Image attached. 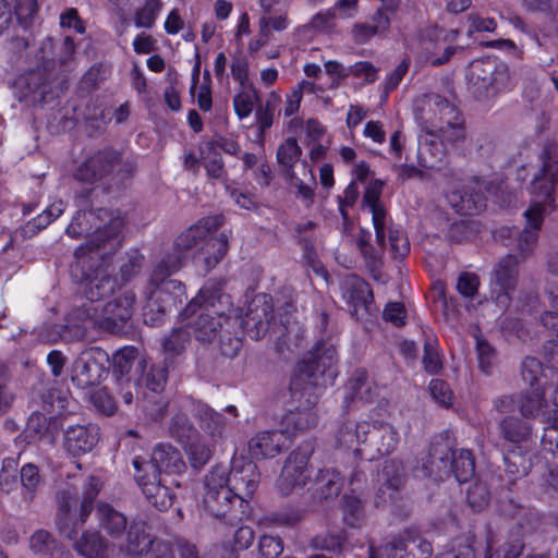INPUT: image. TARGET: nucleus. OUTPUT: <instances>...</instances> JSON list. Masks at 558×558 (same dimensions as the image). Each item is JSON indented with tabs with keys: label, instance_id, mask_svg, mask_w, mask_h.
I'll list each match as a JSON object with an SVG mask.
<instances>
[{
	"label": "nucleus",
	"instance_id": "obj_9",
	"mask_svg": "<svg viewBox=\"0 0 558 558\" xmlns=\"http://www.w3.org/2000/svg\"><path fill=\"white\" fill-rule=\"evenodd\" d=\"M204 486L203 507L213 518L233 526L251 517L248 510L234 500L221 470H210L204 478Z\"/></svg>",
	"mask_w": 558,
	"mask_h": 558
},
{
	"label": "nucleus",
	"instance_id": "obj_36",
	"mask_svg": "<svg viewBox=\"0 0 558 558\" xmlns=\"http://www.w3.org/2000/svg\"><path fill=\"white\" fill-rule=\"evenodd\" d=\"M96 517L98 524L111 538H120L126 532V517L116 510L107 502H100L96 507Z\"/></svg>",
	"mask_w": 558,
	"mask_h": 558
},
{
	"label": "nucleus",
	"instance_id": "obj_45",
	"mask_svg": "<svg viewBox=\"0 0 558 558\" xmlns=\"http://www.w3.org/2000/svg\"><path fill=\"white\" fill-rule=\"evenodd\" d=\"M136 357L137 349L134 347H123L112 355V360H110V368L112 369V375L118 381H130V378H126V376L132 369Z\"/></svg>",
	"mask_w": 558,
	"mask_h": 558
},
{
	"label": "nucleus",
	"instance_id": "obj_3",
	"mask_svg": "<svg viewBox=\"0 0 558 558\" xmlns=\"http://www.w3.org/2000/svg\"><path fill=\"white\" fill-rule=\"evenodd\" d=\"M138 171V155L113 146H104L88 154L74 168L72 178L82 185L75 192L77 206H90L96 194L124 191Z\"/></svg>",
	"mask_w": 558,
	"mask_h": 558
},
{
	"label": "nucleus",
	"instance_id": "obj_41",
	"mask_svg": "<svg viewBox=\"0 0 558 558\" xmlns=\"http://www.w3.org/2000/svg\"><path fill=\"white\" fill-rule=\"evenodd\" d=\"M195 417L204 432L211 437H222L226 427V417L222 413L215 411L206 403H198L195 407Z\"/></svg>",
	"mask_w": 558,
	"mask_h": 558
},
{
	"label": "nucleus",
	"instance_id": "obj_64",
	"mask_svg": "<svg viewBox=\"0 0 558 558\" xmlns=\"http://www.w3.org/2000/svg\"><path fill=\"white\" fill-rule=\"evenodd\" d=\"M54 546V538L45 530L36 531L29 538V548L35 554H50Z\"/></svg>",
	"mask_w": 558,
	"mask_h": 558
},
{
	"label": "nucleus",
	"instance_id": "obj_61",
	"mask_svg": "<svg viewBox=\"0 0 558 558\" xmlns=\"http://www.w3.org/2000/svg\"><path fill=\"white\" fill-rule=\"evenodd\" d=\"M251 95L247 92H239L233 97V109L240 120H243L251 116L254 109V99H258L256 89L252 86Z\"/></svg>",
	"mask_w": 558,
	"mask_h": 558
},
{
	"label": "nucleus",
	"instance_id": "obj_38",
	"mask_svg": "<svg viewBox=\"0 0 558 558\" xmlns=\"http://www.w3.org/2000/svg\"><path fill=\"white\" fill-rule=\"evenodd\" d=\"M191 335L190 323H186L181 327L173 328L162 341V351L165 355L163 361L173 366L175 359H179L190 344Z\"/></svg>",
	"mask_w": 558,
	"mask_h": 558
},
{
	"label": "nucleus",
	"instance_id": "obj_22",
	"mask_svg": "<svg viewBox=\"0 0 558 558\" xmlns=\"http://www.w3.org/2000/svg\"><path fill=\"white\" fill-rule=\"evenodd\" d=\"M447 198L454 211L461 216L477 215L487 206V197L482 191L477 178L460 190L449 193Z\"/></svg>",
	"mask_w": 558,
	"mask_h": 558
},
{
	"label": "nucleus",
	"instance_id": "obj_17",
	"mask_svg": "<svg viewBox=\"0 0 558 558\" xmlns=\"http://www.w3.org/2000/svg\"><path fill=\"white\" fill-rule=\"evenodd\" d=\"M508 71L504 63L495 58H482L471 62L466 78L469 85L478 95L501 92L508 82Z\"/></svg>",
	"mask_w": 558,
	"mask_h": 558
},
{
	"label": "nucleus",
	"instance_id": "obj_21",
	"mask_svg": "<svg viewBox=\"0 0 558 558\" xmlns=\"http://www.w3.org/2000/svg\"><path fill=\"white\" fill-rule=\"evenodd\" d=\"M100 439V428L97 424H71L63 430L62 447L73 457L81 458L89 453Z\"/></svg>",
	"mask_w": 558,
	"mask_h": 558
},
{
	"label": "nucleus",
	"instance_id": "obj_63",
	"mask_svg": "<svg viewBox=\"0 0 558 558\" xmlns=\"http://www.w3.org/2000/svg\"><path fill=\"white\" fill-rule=\"evenodd\" d=\"M283 551V541L279 536L264 534L258 539L260 558H277Z\"/></svg>",
	"mask_w": 558,
	"mask_h": 558
},
{
	"label": "nucleus",
	"instance_id": "obj_12",
	"mask_svg": "<svg viewBox=\"0 0 558 558\" xmlns=\"http://www.w3.org/2000/svg\"><path fill=\"white\" fill-rule=\"evenodd\" d=\"M145 521L134 519L126 532V551L130 555L141 556L150 551L148 558H175L172 545L168 542H156L147 531ZM181 558H199L195 545L187 542L179 544Z\"/></svg>",
	"mask_w": 558,
	"mask_h": 558
},
{
	"label": "nucleus",
	"instance_id": "obj_25",
	"mask_svg": "<svg viewBox=\"0 0 558 558\" xmlns=\"http://www.w3.org/2000/svg\"><path fill=\"white\" fill-rule=\"evenodd\" d=\"M343 298L350 306L352 317H357L361 310L368 314L374 301L371 284L355 275L345 281Z\"/></svg>",
	"mask_w": 558,
	"mask_h": 558
},
{
	"label": "nucleus",
	"instance_id": "obj_34",
	"mask_svg": "<svg viewBox=\"0 0 558 558\" xmlns=\"http://www.w3.org/2000/svg\"><path fill=\"white\" fill-rule=\"evenodd\" d=\"M149 458L160 473L181 474L186 470L181 452L169 444H157Z\"/></svg>",
	"mask_w": 558,
	"mask_h": 558
},
{
	"label": "nucleus",
	"instance_id": "obj_14",
	"mask_svg": "<svg viewBox=\"0 0 558 558\" xmlns=\"http://www.w3.org/2000/svg\"><path fill=\"white\" fill-rule=\"evenodd\" d=\"M110 357L106 350L92 347L82 351L71 366V380L81 389L100 385L109 375Z\"/></svg>",
	"mask_w": 558,
	"mask_h": 558
},
{
	"label": "nucleus",
	"instance_id": "obj_44",
	"mask_svg": "<svg viewBox=\"0 0 558 558\" xmlns=\"http://www.w3.org/2000/svg\"><path fill=\"white\" fill-rule=\"evenodd\" d=\"M255 539L254 530L247 525L239 526L231 542L222 544V554L220 558H239V551L245 550Z\"/></svg>",
	"mask_w": 558,
	"mask_h": 558
},
{
	"label": "nucleus",
	"instance_id": "obj_8",
	"mask_svg": "<svg viewBox=\"0 0 558 558\" xmlns=\"http://www.w3.org/2000/svg\"><path fill=\"white\" fill-rule=\"evenodd\" d=\"M135 300L133 291H124L101 305L82 304L72 314L85 324L77 333L85 336L87 326L109 333L122 332L134 313Z\"/></svg>",
	"mask_w": 558,
	"mask_h": 558
},
{
	"label": "nucleus",
	"instance_id": "obj_27",
	"mask_svg": "<svg viewBox=\"0 0 558 558\" xmlns=\"http://www.w3.org/2000/svg\"><path fill=\"white\" fill-rule=\"evenodd\" d=\"M286 444L287 435L283 430H263L248 441V449L255 459L275 458L282 451Z\"/></svg>",
	"mask_w": 558,
	"mask_h": 558
},
{
	"label": "nucleus",
	"instance_id": "obj_39",
	"mask_svg": "<svg viewBox=\"0 0 558 558\" xmlns=\"http://www.w3.org/2000/svg\"><path fill=\"white\" fill-rule=\"evenodd\" d=\"M303 150L294 136L287 137L276 151V161L280 168L281 175L294 177L295 165L302 162Z\"/></svg>",
	"mask_w": 558,
	"mask_h": 558
},
{
	"label": "nucleus",
	"instance_id": "obj_19",
	"mask_svg": "<svg viewBox=\"0 0 558 558\" xmlns=\"http://www.w3.org/2000/svg\"><path fill=\"white\" fill-rule=\"evenodd\" d=\"M274 319V306L267 294H256L247 304L240 325L251 339L258 340L267 332Z\"/></svg>",
	"mask_w": 558,
	"mask_h": 558
},
{
	"label": "nucleus",
	"instance_id": "obj_2",
	"mask_svg": "<svg viewBox=\"0 0 558 558\" xmlns=\"http://www.w3.org/2000/svg\"><path fill=\"white\" fill-rule=\"evenodd\" d=\"M337 363L336 348L326 347L323 341H317L295 364L289 391L293 400L301 402L305 398L306 405L302 409L289 410L283 415L281 424L284 427V435H293L317 425L318 416L315 411L316 400L313 398V390L318 386L333 384L338 375Z\"/></svg>",
	"mask_w": 558,
	"mask_h": 558
},
{
	"label": "nucleus",
	"instance_id": "obj_42",
	"mask_svg": "<svg viewBox=\"0 0 558 558\" xmlns=\"http://www.w3.org/2000/svg\"><path fill=\"white\" fill-rule=\"evenodd\" d=\"M546 388H531L530 391L520 393L518 398L521 414L527 417H536L547 407L545 398Z\"/></svg>",
	"mask_w": 558,
	"mask_h": 558
},
{
	"label": "nucleus",
	"instance_id": "obj_15",
	"mask_svg": "<svg viewBox=\"0 0 558 558\" xmlns=\"http://www.w3.org/2000/svg\"><path fill=\"white\" fill-rule=\"evenodd\" d=\"M211 470L222 471L226 485H228L231 494L235 497L234 500L252 514L251 500L260 480V473L256 463L251 460H233L229 472L221 465H216Z\"/></svg>",
	"mask_w": 558,
	"mask_h": 558
},
{
	"label": "nucleus",
	"instance_id": "obj_54",
	"mask_svg": "<svg viewBox=\"0 0 558 558\" xmlns=\"http://www.w3.org/2000/svg\"><path fill=\"white\" fill-rule=\"evenodd\" d=\"M388 239L390 243L391 255L395 259L404 258L410 253V241L405 231L397 225H390L388 228Z\"/></svg>",
	"mask_w": 558,
	"mask_h": 558
},
{
	"label": "nucleus",
	"instance_id": "obj_13",
	"mask_svg": "<svg viewBox=\"0 0 558 558\" xmlns=\"http://www.w3.org/2000/svg\"><path fill=\"white\" fill-rule=\"evenodd\" d=\"M133 477L146 500L159 511H167L175 499L174 492L166 485L154 461L146 456L132 459Z\"/></svg>",
	"mask_w": 558,
	"mask_h": 558
},
{
	"label": "nucleus",
	"instance_id": "obj_62",
	"mask_svg": "<svg viewBox=\"0 0 558 558\" xmlns=\"http://www.w3.org/2000/svg\"><path fill=\"white\" fill-rule=\"evenodd\" d=\"M360 195L359 186L356 182L353 180L351 181L344 189L343 195L337 196L338 202V210L341 216V218L347 221L349 220V211L348 208H351L355 205L357 198Z\"/></svg>",
	"mask_w": 558,
	"mask_h": 558
},
{
	"label": "nucleus",
	"instance_id": "obj_40",
	"mask_svg": "<svg viewBox=\"0 0 558 558\" xmlns=\"http://www.w3.org/2000/svg\"><path fill=\"white\" fill-rule=\"evenodd\" d=\"M340 509L345 525L360 527L365 520V507L363 498L350 488L340 500Z\"/></svg>",
	"mask_w": 558,
	"mask_h": 558
},
{
	"label": "nucleus",
	"instance_id": "obj_60",
	"mask_svg": "<svg viewBox=\"0 0 558 558\" xmlns=\"http://www.w3.org/2000/svg\"><path fill=\"white\" fill-rule=\"evenodd\" d=\"M481 286L480 277L475 272L463 271L457 280V291L465 299H474Z\"/></svg>",
	"mask_w": 558,
	"mask_h": 558
},
{
	"label": "nucleus",
	"instance_id": "obj_52",
	"mask_svg": "<svg viewBox=\"0 0 558 558\" xmlns=\"http://www.w3.org/2000/svg\"><path fill=\"white\" fill-rule=\"evenodd\" d=\"M490 501V490L482 481L473 482L466 490V502L474 512L486 509Z\"/></svg>",
	"mask_w": 558,
	"mask_h": 558
},
{
	"label": "nucleus",
	"instance_id": "obj_35",
	"mask_svg": "<svg viewBox=\"0 0 558 558\" xmlns=\"http://www.w3.org/2000/svg\"><path fill=\"white\" fill-rule=\"evenodd\" d=\"M170 435L184 448L189 449L192 460L196 461L197 445L199 433L190 422L189 417L184 413H177L172 416L170 426Z\"/></svg>",
	"mask_w": 558,
	"mask_h": 558
},
{
	"label": "nucleus",
	"instance_id": "obj_31",
	"mask_svg": "<svg viewBox=\"0 0 558 558\" xmlns=\"http://www.w3.org/2000/svg\"><path fill=\"white\" fill-rule=\"evenodd\" d=\"M282 104V97L279 90H271L265 101L260 104L255 111V122L257 128L256 141L264 144L267 133L274 124L275 116L280 113L279 107Z\"/></svg>",
	"mask_w": 558,
	"mask_h": 558
},
{
	"label": "nucleus",
	"instance_id": "obj_18",
	"mask_svg": "<svg viewBox=\"0 0 558 558\" xmlns=\"http://www.w3.org/2000/svg\"><path fill=\"white\" fill-rule=\"evenodd\" d=\"M313 448L304 442L293 449L284 461V465L277 480V488L281 495L287 496L295 488H304L311 478L308 469Z\"/></svg>",
	"mask_w": 558,
	"mask_h": 558
},
{
	"label": "nucleus",
	"instance_id": "obj_59",
	"mask_svg": "<svg viewBox=\"0 0 558 558\" xmlns=\"http://www.w3.org/2000/svg\"><path fill=\"white\" fill-rule=\"evenodd\" d=\"M428 390L432 398L441 407L448 409L452 407L454 395L450 388V385L439 378H433L429 381Z\"/></svg>",
	"mask_w": 558,
	"mask_h": 558
},
{
	"label": "nucleus",
	"instance_id": "obj_30",
	"mask_svg": "<svg viewBox=\"0 0 558 558\" xmlns=\"http://www.w3.org/2000/svg\"><path fill=\"white\" fill-rule=\"evenodd\" d=\"M502 456L505 472L510 484L526 476L533 466L531 448L507 447Z\"/></svg>",
	"mask_w": 558,
	"mask_h": 558
},
{
	"label": "nucleus",
	"instance_id": "obj_16",
	"mask_svg": "<svg viewBox=\"0 0 558 558\" xmlns=\"http://www.w3.org/2000/svg\"><path fill=\"white\" fill-rule=\"evenodd\" d=\"M52 75L46 68L31 69L22 73L14 82L17 99L37 106L50 104L59 98Z\"/></svg>",
	"mask_w": 558,
	"mask_h": 558
},
{
	"label": "nucleus",
	"instance_id": "obj_57",
	"mask_svg": "<svg viewBox=\"0 0 558 558\" xmlns=\"http://www.w3.org/2000/svg\"><path fill=\"white\" fill-rule=\"evenodd\" d=\"M476 354L478 369L484 375L490 376L494 372V364L496 360L495 348L486 339H478L476 342Z\"/></svg>",
	"mask_w": 558,
	"mask_h": 558
},
{
	"label": "nucleus",
	"instance_id": "obj_11",
	"mask_svg": "<svg viewBox=\"0 0 558 558\" xmlns=\"http://www.w3.org/2000/svg\"><path fill=\"white\" fill-rule=\"evenodd\" d=\"M89 217L97 219L99 225L95 222L94 231L88 233L86 242L78 246L83 247L81 256H84L86 250L89 252L102 251V256L114 254L122 244V231L125 227V220L120 211L98 207L89 209Z\"/></svg>",
	"mask_w": 558,
	"mask_h": 558
},
{
	"label": "nucleus",
	"instance_id": "obj_20",
	"mask_svg": "<svg viewBox=\"0 0 558 558\" xmlns=\"http://www.w3.org/2000/svg\"><path fill=\"white\" fill-rule=\"evenodd\" d=\"M380 551L385 558H430L433 546L412 530H404L393 536Z\"/></svg>",
	"mask_w": 558,
	"mask_h": 558
},
{
	"label": "nucleus",
	"instance_id": "obj_51",
	"mask_svg": "<svg viewBox=\"0 0 558 558\" xmlns=\"http://www.w3.org/2000/svg\"><path fill=\"white\" fill-rule=\"evenodd\" d=\"M80 207L82 209L73 216L71 222L65 229V234L74 240H77L82 236L87 239V234L90 233V227H87V225L90 222V220L94 221V223L97 221V219H94V217H89V209H97L94 207V201L90 203V206Z\"/></svg>",
	"mask_w": 558,
	"mask_h": 558
},
{
	"label": "nucleus",
	"instance_id": "obj_55",
	"mask_svg": "<svg viewBox=\"0 0 558 558\" xmlns=\"http://www.w3.org/2000/svg\"><path fill=\"white\" fill-rule=\"evenodd\" d=\"M162 8L161 0H146L143 7L136 9L134 24L138 28H151Z\"/></svg>",
	"mask_w": 558,
	"mask_h": 558
},
{
	"label": "nucleus",
	"instance_id": "obj_7",
	"mask_svg": "<svg viewBox=\"0 0 558 558\" xmlns=\"http://www.w3.org/2000/svg\"><path fill=\"white\" fill-rule=\"evenodd\" d=\"M337 445L347 449L355 445H362L363 448H355L361 456L367 460L379 459L392 453L400 441L397 428L390 423L384 421L354 422L344 421L337 432Z\"/></svg>",
	"mask_w": 558,
	"mask_h": 558
},
{
	"label": "nucleus",
	"instance_id": "obj_5",
	"mask_svg": "<svg viewBox=\"0 0 558 558\" xmlns=\"http://www.w3.org/2000/svg\"><path fill=\"white\" fill-rule=\"evenodd\" d=\"M233 312L231 298L222 292L219 283H206L196 296L179 312L181 323L197 314L190 330L197 341L213 342L221 332L228 330L231 322L238 320L232 317Z\"/></svg>",
	"mask_w": 558,
	"mask_h": 558
},
{
	"label": "nucleus",
	"instance_id": "obj_28",
	"mask_svg": "<svg viewBox=\"0 0 558 558\" xmlns=\"http://www.w3.org/2000/svg\"><path fill=\"white\" fill-rule=\"evenodd\" d=\"M58 512L56 524L59 533L68 539H74L84 524H80V514L73 517L71 510L76 505V498L69 490H61L57 495Z\"/></svg>",
	"mask_w": 558,
	"mask_h": 558
},
{
	"label": "nucleus",
	"instance_id": "obj_46",
	"mask_svg": "<svg viewBox=\"0 0 558 558\" xmlns=\"http://www.w3.org/2000/svg\"><path fill=\"white\" fill-rule=\"evenodd\" d=\"M301 166L305 171H307L310 179L308 182L305 183L303 180H301L296 173H294V177H286L283 178L286 181L290 183L291 186L295 187L296 190V197L301 198L306 206H311L314 203L315 198V187L317 185L316 178L313 171V168L310 166V163L303 159L301 162Z\"/></svg>",
	"mask_w": 558,
	"mask_h": 558
},
{
	"label": "nucleus",
	"instance_id": "obj_50",
	"mask_svg": "<svg viewBox=\"0 0 558 558\" xmlns=\"http://www.w3.org/2000/svg\"><path fill=\"white\" fill-rule=\"evenodd\" d=\"M101 484L98 477L89 476L83 487L82 500L80 504V524H85L89 518L94 502L100 493Z\"/></svg>",
	"mask_w": 558,
	"mask_h": 558
},
{
	"label": "nucleus",
	"instance_id": "obj_56",
	"mask_svg": "<svg viewBox=\"0 0 558 558\" xmlns=\"http://www.w3.org/2000/svg\"><path fill=\"white\" fill-rule=\"evenodd\" d=\"M383 475L385 477L384 486L398 490L403 485L405 477L403 463L396 459L385 461Z\"/></svg>",
	"mask_w": 558,
	"mask_h": 558
},
{
	"label": "nucleus",
	"instance_id": "obj_23",
	"mask_svg": "<svg viewBox=\"0 0 558 558\" xmlns=\"http://www.w3.org/2000/svg\"><path fill=\"white\" fill-rule=\"evenodd\" d=\"M518 264L517 257L508 254L495 265L490 286L492 298L496 301H500L502 298L509 300L510 293L514 291L519 274Z\"/></svg>",
	"mask_w": 558,
	"mask_h": 558
},
{
	"label": "nucleus",
	"instance_id": "obj_10",
	"mask_svg": "<svg viewBox=\"0 0 558 558\" xmlns=\"http://www.w3.org/2000/svg\"><path fill=\"white\" fill-rule=\"evenodd\" d=\"M82 248L77 247L74 252L76 260L71 265V277L74 282L83 286L86 298L84 304L101 305L100 302L111 296L120 284L106 268L90 257L81 256Z\"/></svg>",
	"mask_w": 558,
	"mask_h": 558
},
{
	"label": "nucleus",
	"instance_id": "obj_49",
	"mask_svg": "<svg viewBox=\"0 0 558 558\" xmlns=\"http://www.w3.org/2000/svg\"><path fill=\"white\" fill-rule=\"evenodd\" d=\"M20 483L23 498L32 501L41 483L39 468L34 463H25L20 471Z\"/></svg>",
	"mask_w": 558,
	"mask_h": 558
},
{
	"label": "nucleus",
	"instance_id": "obj_53",
	"mask_svg": "<svg viewBox=\"0 0 558 558\" xmlns=\"http://www.w3.org/2000/svg\"><path fill=\"white\" fill-rule=\"evenodd\" d=\"M314 83L303 80L299 82L286 95L283 114L286 118L293 117L300 110L304 90L313 92Z\"/></svg>",
	"mask_w": 558,
	"mask_h": 558
},
{
	"label": "nucleus",
	"instance_id": "obj_33",
	"mask_svg": "<svg viewBox=\"0 0 558 558\" xmlns=\"http://www.w3.org/2000/svg\"><path fill=\"white\" fill-rule=\"evenodd\" d=\"M344 478L336 469L319 470L314 478L311 489L313 496L319 500L333 499L339 496Z\"/></svg>",
	"mask_w": 558,
	"mask_h": 558
},
{
	"label": "nucleus",
	"instance_id": "obj_24",
	"mask_svg": "<svg viewBox=\"0 0 558 558\" xmlns=\"http://www.w3.org/2000/svg\"><path fill=\"white\" fill-rule=\"evenodd\" d=\"M344 389L345 393L342 401V409L345 413L350 411L356 400L363 403H372L376 397L375 390L368 383V373L363 367L354 369Z\"/></svg>",
	"mask_w": 558,
	"mask_h": 558
},
{
	"label": "nucleus",
	"instance_id": "obj_43",
	"mask_svg": "<svg viewBox=\"0 0 558 558\" xmlns=\"http://www.w3.org/2000/svg\"><path fill=\"white\" fill-rule=\"evenodd\" d=\"M201 155L208 178L221 179L226 175L225 162L215 141L206 142L201 148Z\"/></svg>",
	"mask_w": 558,
	"mask_h": 558
},
{
	"label": "nucleus",
	"instance_id": "obj_58",
	"mask_svg": "<svg viewBox=\"0 0 558 558\" xmlns=\"http://www.w3.org/2000/svg\"><path fill=\"white\" fill-rule=\"evenodd\" d=\"M524 548L522 539L514 538L505 542L498 549L493 551L492 541L487 539L485 558H519Z\"/></svg>",
	"mask_w": 558,
	"mask_h": 558
},
{
	"label": "nucleus",
	"instance_id": "obj_29",
	"mask_svg": "<svg viewBox=\"0 0 558 558\" xmlns=\"http://www.w3.org/2000/svg\"><path fill=\"white\" fill-rule=\"evenodd\" d=\"M440 461L445 466L449 464L450 472L460 484L469 482L475 475V459L469 449L447 448V452L440 457Z\"/></svg>",
	"mask_w": 558,
	"mask_h": 558
},
{
	"label": "nucleus",
	"instance_id": "obj_47",
	"mask_svg": "<svg viewBox=\"0 0 558 558\" xmlns=\"http://www.w3.org/2000/svg\"><path fill=\"white\" fill-rule=\"evenodd\" d=\"M72 402L68 391L50 389L43 395V409L53 415L65 417L72 413L70 403Z\"/></svg>",
	"mask_w": 558,
	"mask_h": 558
},
{
	"label": "nucleus",
	"instance_id": "obj_32",
	"mask_svg": "<svg viewBox=\"0 0 558 558\" xmlns=\"http://www.w3.org/2000/svg\"><path fill=\"white\" fill-rule=\"evenodd\" d=\"M551 365L545 367L544 364L534 356H526L521 363V375L525 384L530 388H547L554 385L548 380V374H553L554 369L558 371V360L549 362Z\"/></svg>",
	"mask_w": 558,
	"mask_h": 558
},
{
	"label": "nucleus",
	"instance_id": "obj_26",
	"mask_svg": "<svg viewBox=\"0 0 558 558\" xmlns=\"http://www.w3.org/2000/svg\"><path fill=\"white\" fill-rule=\"evenodd\" d=\"M498 433L501 439L509 442L508 447L530 448L533 426L524 416L506 415L498 424Z\"/></svg>",
	"mask_w": 558,
	"mask_h": 558
},
{
	"label": "nucleus",
	"instance_id": "obj_4",
	"mask_svg": "<svg viewBox=\"0 0 558 558\" xmlns=\"http://www.w3.org/2000/svg\"><path fill=\"white\" fill-rule=\"evenodd\" d=\"M542 167L531 182L533 199L523 213L525 226L517 241V250L522 257L533 253L543 226L544 215L549 208H555V189L558 184V145L554 141L544 144L539 155Z\"/></svg>",
	"mask_w": 558,
	"mask_h": 558
},
{
	"label": "nucleus",
	"instance_id": "obj_1",
	"mask_svg": "<svg viewBox=\"0 0 558 558\" xmlns=\"http://www.w3.org/2000/svg\"><path fill=\"white\" fill-rule=\"evenodd\" d=\"M223 223L222 215L206 216L175 238L172 250L161 257L150 274L143 308L145 324L159 325L163 316L177 312L186 299L185 286L170 277L182 268L189 251L198 248L207 272L225 258L229 251V236L225 231L215 235Z\"/></svg>",
	"mask_w": 558,
	"mask_h": 558
},
{
	"label": "nucleus",
	"instance_id": "obj_48",
	"mask_svg": "<svg viewBox=\"0 0 558 558\" xmlns=\"http://www.w3.org/2000/svg\"><path fill=\"white\" fill-rule=\"evenodd\" d=\"M173 367L171 364L162 361L160 363L151 364L142 380L145 387L156 393L163 391L167 380L169 368Z\"/></svg>",
	"mask_w": 558,
	"mask_h": 558
},
{
	"label": "nucleus",
	"instance_id": "obj_37",
	"mask_svg": "<svg viewBox=\"0 0 558 558\" xmlns=\"http://www.w3.org/2000/svg\"><path fill=\"white\" fill-rule=\"evenodd\" d=\"M73 547L85 558H108L109 544L98 531H84L73 539Z\"/></svg>",
	"mask_w": 558,
	"mask_h": 558
},
{
	"label": "nucleus",
	"instance_id": "obj_6",
	"mask_svg": "<svg viewBox=\"0 0 558 558\" xmlns=\"http://www.w3.org/2000/svg\"><path fill=\"white\" fill-rule=\"evenodd\" d=\"M434 104V118L424 125L429 138L420 143L418 157L425 168L440 169V163L447 156V146L462 142L465 137V128L462 113L447 98L436 96Z\"/></svg>",
	"mask_w": 558,
	"mask_h": 558
}]
</instances>
